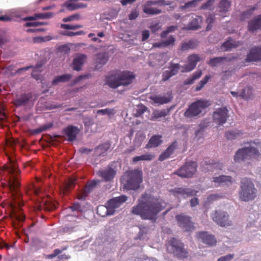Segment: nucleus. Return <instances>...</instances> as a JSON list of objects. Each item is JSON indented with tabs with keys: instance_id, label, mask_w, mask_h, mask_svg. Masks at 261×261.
I'll return each mask as SVG.
<instances>
[{
	"instance_id": "52",
	"label": "nucleus",
	"mask_w": 261,
	"mask_h": 261,
	"mask_svg": "<svg viewBox=\"0 0 261 261\" xmlns=\"http://www.w3.org/2000/svg\"><path fill=\"white\" fill-rule=\"evenodd\" d=\"M83 27L81 24H62L61 28L65 30H76Z\"/></svg>"
},
{
	"instance_id": "12",
	"label": "nucleus",
	"mask_w": 261,
	"mask_h": 261,
	"mask_svg": "<svg viewBox=\"0 0 261 261\" xmlns=\"http://www.w3.org/2000/svg\"><path fill=\"white\" fill-rule=\"evenodd\" d=\"M178 226L186 231H192L195 229L194 223L189 216L184 214L177 215L175 217Z\"/></svg>"
},
{
	"instance_id": "20",
	"label": "nucleus",
	"mask_w": 261,
	"mask_h": 261,
	"mask_svg": "<svg viewBox=\"0 0 261 261\" xmlns=\"http://www.w3.org/2000/svg\"><path fill=\"white\" fill-rule=\"evenodd\" d=\"M258 30H261V14L255 16L248 22V31L254 33Z\"/></svg>"
},
{
	"instance_id": "64",
	"label": "nucleus",
	"mask_w": 261,
	"mask_h": 261,
	"mask_svg": "<svg viewBox=\"0 0 261 261\" xmlns=\"http://www.w3.org/2000/svg\"><path fill=\"white\" fill-rule=\"evenodd\" d=\"M161 12V11L153 8H148V14H160Z\"/></svg>"
},
{
	"instance_id": "31",
	"label": "nucleus",
	"mask_w": 261,
	"mask_h": 261,
	"mask_svg": "<svg viewBox=\"0 0 261 261\" xmlns=\"http://www.w3.org/2000/svg\"><path fill=\"white\" fill-rule=\"evenodd\" d=\"M99 182V180H93L89 182L85 187L84 193L82 194H79L77 198L80 200H85L87 194L89 193L93 189Z\"/></svg>"
},
{
	"instance_id": "21",
	"label": "nucleus",
	"mask_w": 261,
	"mask_h": 261,
	"mask_svg": "<svg viewBox=\"0 0 261 261\" xmlns=\"http://www.w3.org/2000/svg\"><path fill=\"white\" fill-rule=\"evenodd\" d=\"M213 182L215 183V186H220L223 185L229 186L232 184L233 181L231 176L222 175L213 177Z\"/></svg>"
},
{
	"instance_id": "57",
	"label": "nucleus",
	"mask_w": 261,
	"mask_h": 261,
	"mask_svg": "<svg viewBox=\"0 0 261 261\" xmlns=\"http://www.w3.org/2000/svg\"><path fill=\"white\" fill-rule=\"evenodd\" d=\"M255 9H256V7H252L249 9L243 12L242 15V18H245L247 17L248 16L251 15Z\"/></svg>"
},
{
	"instance_id": "33",
	"label": "nucleus",
	"mask_w": 261,
	"mask_h": 261,
	"mask_svg": "<svg viewBox=\"0 0 261 261\" xmlns=\"http://www.w3.org/2000/svg\"><path fill=\"white\" fill-rule=\"evenodd\" d=\"M12 219L13 226L16 229L22 226V223L24 221L25 217L22 213H16L13 215Z\"/></svg>"
},
{
	"instance_id": "51",
	"label": "nucleus",
	"mask_w": 261,
	"mask_h": 261,
	"mask_svg": "<svg viewBox=\"0 0 261 261\" xmlns=\"http://www.w3.org/2000/svg\"><path fill=\"white\" fill-rule=\"evenodd\" d=\"M177 25H171L168 27L165 31L162 32L161 34V37L162 38H165L168 33L175 31L177 29Z\"/></svg>"
},
{
	"instance_id": "39",
	"label": "nucleus",
	"mask_w": 261,
	"mask_h": 261,
	"mask_svg": "<svg viewBox=\"0 0 261 261\" xmlns=\"http://www.w3.org/2000/svg\"><path fill=\"white\" fill-rule=\"evenodd\" d=\"M72 77L70 74H65L56 76L51 82L52 85H56L60 82H66L70 80Z\"/></svg>"
},
{
	"instance_id": "53",
	"label": "nucleus",
	"mask_w": 261,
	"mask_h": 261,
	"mask_svg": "<svg viewBox=\"0 0 261 261\" xmlns=\"http://www.w3.org/2000/svg\"><path fill=\"white\" fill-rule=\"evenodd\" d=\"M66 6L69 10H74L81 7L79 5L72 0L66 3Z\"/></svg>"
},
{
	"instance_id": "29",
	"label": "nucleus",
	"mask_w": 261,
	"mask_h": 261,
	"mask_svg": "<svg viewBox=\"0 0 261 261\" xmlns=\"http://www.w3.org/2000/svg\"><path fill=\"white\" fill-rule=\"evenodd\" d=\"M202 21L201 16L196 15L195 17H193L192 20L185 28L188 30H196L201 27V23Z\"/></svg>"
},
{
	"instance_id": "17",
	"label": "nucleus",
	"mask_w": 261,
	"mask_h": 261,
	"mask_svg": "<svg viewBox=\"0 0 261 261\" xmlns=\"http://www.w3.org/2000/svg\"><path fill=\"white\" fill-rule=\"evenodd\" d=\"M200 60V58L198 55L192 54L189 56L188 58L187 64L182 67L183 69L181 71L182 72H187L192 71L195 68Z\"/></svg>"
},
{
	"instance_id": "60",
	"label": "nucleus",
	"mask_w": 261,
	"mask_h": 261,
	"mask_svg": "<svg viewBox=\"0 0 261 261\" xmlns=\"http://www.w3.org/2000/svg\"><path fill=\"white\" fill-rule=\"evenodd\" d=\"M173 75L171 74V73L170 72V71L166 70L162 74V81H166L168 80L171 77H172Z\"/></svg>"
},
{
	"instance_id": "44",
	"label": "nucleus",
	"mask_w": 261,
	"mask_h": 261,
	"mask_svg": "<svg viewBox=\"0 0 261 261\" xmlns=\"http://www.w3.org/2000/svg\"><path fill=\"white\" fill-rule=\"evenodd\" d=\"M242 134L243 133L241 131L236 129L234 130L226 132L225 136L228 139L233 140L236 139L237 137L241 136Z\"/></svg>"
},
{
	"instance_id": "59",
	"label": "nucleus",
	"mask_w": 261,
	"mask_h": 261,
	"mask_svg": "<svg viewBox=\"0 0 261 261\" xmlns=\"http://www.w3.org/2000/svg\"><path fill=\"white\" fill-rule=\"evenodd\" d=\"M204 165H208V166H210L211 167H212V168H217L218 169H221L222 168V164H220L218 163H207V162L205 161L204 164L202 165V166H204Z\"/></svg>"
},
{
	"instance_id": "2",
	"label": "nucleus",
	"mask_w": 261,
	"mask_h": 261,
	"mask_svg": "<svg viewBox=\"0 0 261 261\" xmlns=\"http://www.w3.org/2000/svg\"><path fill=\"white\" fill-rule=\"evenodd\" d=\"M135 78L133 72L128 71L117 72L106 77V84L112 88L132 84Z\"/></svg>"
},
{
	"instance_id": "32",
	"label": "nucleus",
	"mask_w": 261,
	"mask_h": 261,
	"mask_svg": "<svg viewBox=\"0 0 261 261\" xmlns=\"http://www.w3.org/2000/svg\"><path fill=\"white\" fill-rule=\"evenodd\" d=\"M76 180L75 177H70L63 184L61 189L64 195L67 194L70 189L74 187Z\"/></svg>"
},
{
	"instance_id": "49",
	"label": "nucleus",
	"mask_w": 261,
	"mask_h": 261,
	"mask_svg": "<svg viewBox=\"0 0 261 261\" xmlns=\"http://www.w3.org/2000/svg\"><path fill=\"white\" fill-rule=\"evenodd\" d=\"M211 76L210 75H206L205 77L200 81L198 85H197V86L195 88V91H198L200 90L204 86V85L207 83L209 79H210Z\"/></svg>"
},
{
	"instance_id": "35",
	"label": "nucleus",
	"mask_w": 261,
	"mask_h": 261,
	"mask_svg": "<svg viewBox=\"0 0 261 261\" xmlns=\"http://www.w3.org/2000/svg\"><path fill=\"white\" fill-rule=\"evenodd\" d=\"M111 147L109 142H105L95 148V154L97 156H100L107 151Z\"/></svg>"
},
{
	"instance_id": "11",
	"label": "nucleus",
	"mask_w": 261,
	"mask_h": 261,
	"mask_svg": "<svg viewBox=\"0 0 261 261\" xmlns=\"http://www.w3.org/2000/svg\"><path fill=\"white\" fill-rule=\"evenodd\" d=\"M133 214L139 215L142 219H147V196L143 194L139 200L137 205L134 206L132 210Z\"/></svg>"
},
{
	"instance_id": "23",
	"label": "nucleus",
	"mask_w": 261,
	"mask_h": 261,
	"mask_svg": "<svg viewBox=\"0 0 261 261\" xmlns=\"http://www.w3.org/2000/svg\"><path fill=\"white\" fill-rule=\"evenodd\" d=\"M35 206L38 211H41L43 209L50 211L53 207V204L50 201L47 200V198L38 197Z\"/></svg>"
},
{
	"instance_id": "45",
	"label": "nucleus",
	"mask_w": 261,
	"mask_h": 261,
	"mask_svg": "<svg viewBox=\"0 0 261 261\" xmlns=\"http://www.w3.org/2000/svg\"><path fill=\"white\" fill-rule=\"evenodd\" d=\"M226 59V58L224 57H215L211 59L207 64L212 67H216Z\"/></svg>"
},
{
	"instance_id": "6",
	"label": "nucleus",
	"mask_w": 261,
	"mask_h": 261,
	"mask_svg": "<svg viewBox=\"0 0 261 261\" xmlns=\"http://www.w3.org/2000/svg\"><path fill=\"white\" fill-rule=\"evenodd\" d=\"M166 206V202L163 199L148 197V219L155 222L158 214Z\"/></svg>"
},
{
	"instance_id": "42",
	"label": "nucleus",
	"mask_w": 261,
	"mask_h": 261,
	"mask_svg": "<svg viewBox=\"0 0 261 261\" xmlns=\"http://www.w3.org/2000/svg\"><path fill=\"white\" fill-rule=\"evenodd\" d=\"M230 2L228 0H221L219 5V12L226 13L228 11Z\"/></svg>"
},
{
	"instance_id": "27",
	"label": "nucleus",
	"mask_w": 261,
	"mask_h": 261,
	"mask_svg": "<svg viewBox=\"0 0 261 261\" xmlns=\"http://www.w3.org/2000/svg\"><path fill=\"white\" fill-rule=\"evenodd\" d=\"M87 58V57L85 55H78L73 60V69L76 71L81 70L82 69V66L86 61Z\"/></svg>"
},
{
	"instance_id": "36",
	"label": "nucleus",
	"mask_w": 261,
	"mask_h": 261,
	"mask_svg": "<svg viewBox=\"0 0 261 261\" xmlns=\"http://www.w3.org/2000/svg\"><path fill=\"white\" fill-rule=\"evenodd\" d=\"M110 210L108 204H106V205H100L97 207V213L100 216L104 217L107 216L113 215L111 214Z\"/></svg>"
},
{
	"instance_id": "61",
	"label": "nucleus",
	"mask_w": 261,
	"mask_h": 261,
	"mask_svg": "<svg viewBox=\"0 0 261 261\" xmlns=\"http://www.w3.org/2000/svg\"><path fill=\"white\" fill-rule=\"evenodd\" d=\"M147 160V154H143L140 156H137L133 159L134 163H137L140 161H145Z\"/></svg>"
},
{
	"instance_id": "5",
	"label": "nucleus",
	"mask_w": 261,
	"mask_h": 261,
	"mask_svg": "<svg viewBox=\"0 0 261 261\" xmlns=\"http://www.w3.org/2000/svg\"><path fill=\"white\" fill-rule=\"evenodd\" d=\"M125 181L124 187L127 190H136L142 181V172L138 169L126 172L123 177Z\"/></svg>"
},
{
	"instance_id": "8",
	"label": "nucleus",
	"mask_w": 261,
	"mask_h": 261,
	"mask_svg": "<svg viewBox=\"0 0 261 261\" xmlns=\"http://www.w3.org/2000/svg\"><path fill=\"white\" fill-rule=\"evenodd\" d=\"M259 155L257 149L254 147H245L239 149L235 154L234 160L236 162L244 161L252 158H256Z\"/></svg>"
},
{
	"instance_id": "40",
	"label": "nucleus",
	"mask_w": 261,
	"mask_h": 261,
	"mask_svg": "<svg viewBox=\"0 0 261 261\" xmlns=\"http://www.w3.org/2000/svg\"><path fill=\"white\" fill-rule=\"evenodd\" d=\"M53 13H36L32 16L27 17L24 18L25 20H36L37 19H47L51 17Z\"/></svg>"
},
{
	"instance_id": "18",
	"label": "nucleus",
	"mask_w": 261,
	"mask_h": 261,
	"mask_svg": "<svg viewBox=\"0 0 261 261\" xmlns=\"http://www.w3.org/2000/svg\"><path fill=\"white\" fill-rule=\"evenodd\" d=\"M171 193L176 197L181 196L184 198L195 195L197 191L191 189L177 188L171 191Z\"/></svg>"
},
{
	"instance_id": "55",
	"label": "nucleus",
	"mask_w": 261,
	"mask_h": 261,
	"mask_svg": "<svg viewBox=\"0 0 261 261\" xmlns=\"http://www.w3.org/2000/svg\"><path fill=\"white\" fill-rule=\"evenodd\" d=\"M40 67H41V66L35 67L34 68L33 72L32 73V76L36 80H39L41 79L40 71L38 72V71H37V69L38 68H40Z\"/></svg>"
},
{
	"instance_id": "19",
	"label": "nucleus",
	"mask_w": 261,
	"mask_h": 261,
	"mask_svg": "<svg viewBox=\"0 0 261 261\" xmlns=\"http://www.w3.org/2000/svg\"><path fill=\"white\" fill-rule=\"evenodd\" d=\"M247 62L258 61L261 60V47L255 46L252 47L246 59Z\"/></svg>"
},
{
	"instance_id": "3",
	"label": "nucleus",
	"mask_w": 261,
	"mask_h": 261,
	"mask_svg": "<svg viewBox=\"0 0 261 261\" xmlns=\"http://www.w3.org/2000/svg\"><path fill=\"white\" fill-rule=\"evenodd\" d=\"M167 249L169 253L172 254L173 256L179 259L187 258L189 252L185 248V245L180 240L172 238L166 245Z\"/></svg>"
},
{
	"instance_id": "62",
	"label": "nucleus",
	"mask_w": 261,
	"mask_h": 261,
	"mask_svg": "<svg viewBox=\"0 0 261 261\" xmlns=\"http://www.w3.org/2000/svg\"><path fill=\"white\" fill-rule=\"evenodd\" d=\"M44 23L43 22H27L25 24V27H37L39 25H44Z\"/></svg>"
},
{
	"instance_id": "50",
	"label": "nucleus",
	"mask_w": 261,
	"mask_h": 261,
	"mask_svg": "<svg viewBox=\"0 0 261 261\" xmlns=\"http://www.w3.org/2000/svg\"><path fill=\"white\" fill-rule=\"evenodd\" d=\"M97 114H100L102 115H113L115 114V111L114 109H105L99 110L97 111Z\"/></svg>"
},
{
	"instance_id": "15",
	"label": "nucleus",
	"mask_w": 261,
	"mask_h": 261,
	"mask_svg": "<svg viewBox=\"0 0 261 261\" xmlns=\"http://www.w3.org/2000/svg\"><path fill=\"white\" fill-rule=\"evenodd\" d=\"M196 236L198 241L209 246H213L216 245L217 241L215 237L206 231L198 232L196 233Z\"/></svg>"
},
{
	"instance_id": "63",
	"label": "nucleus",
	"mask_w": 261,
	"mask_h": 261,
	"mask_svg": "<svg viewBox=\"0 0 261 261\" xmlns=\"http://www.w3.org/2000/svg\"><path fill=\"white\" fill-rule=\"evenodd\" d=\"M200 0H193L191 2H189L185 4V8H188L195 6L198 2H199Z\"/></svg>"
},
{
	"instance_id": "56",
	"label": "nucleus",
	"mask_w": 261,
	"mask_h": 261,
	"mask_svg": "<svg viewBox=\"0 0 261 261\" xmlns=\"http://www.w3.org/2000/svg\"><path fill=\"white\" fill-rule=\"evenodd\" d=\"M214 0H208L205 3L201 6L200 9L202 10L210 9L214 3Z\"/></svg>"
},
{
	"instance_id": "13",
	"label": "nucleus",
	"mask_w": 261,
	"mask_h": 261,
	"mask_svg": "<svg viewBox=\"0 0 261 261\" xmlns=\"http://www.w3.org/2000/svg\"><path fill=\"white\" fill-rule=\"evenodd\" d=\"M36 99L34 94L31 92L22 94L20 97L15 99L13 103L16 107H20L27 105L30 103H33Z\"/></svg>"
},
{
	"instance_id": "37",
	"label": "nucleus",
	"mask_w": 261,
	"mask_h": 261,
	"mask_svg": "<svg viewBox=\"0 0 261 261\" xmlns=\"http://www.w3.org/2000/svg\"><path fill=\"white\" fill-rule=\"evenodd\" d=\"M230 93L234 97L239 96L242 98L248 99L252 94V89L250 87H247L245 89H243L242 91L239 95H238V93L237 92L231 91Z\"/></svg>"
},
{
	"instance_id": "38",
	"label": "nucleus",
	"mask_w": 261,
	"mask_h": 261,
	"mask_svg": "<svg viewBox=\"0 0 261 261\" xmlns=\"http://www.w3.org/2000/svg\"><path fill=\"white\" fill-rule=\"evenodd\" d=\"M240 44V43L239 41H236L229 39L222 44V47L224 48L225 51H228L232 48L237 47Z\"/></svg>"
},
{
	"instance_id": "22",
	"label": "nucleus",
	"mask_w": 261,
	"mask_h": 261,
	"mask_svg": "<svg viewBox=\"0 0 261 261\" xmlns=\"http://www.w3.org/2000/svg\"><path fill=\"white\" fill-rule=\"evenodd\" d=\"M97 174L105 181H109L114 178L116 175V171L111 167H109L105 170L98 171Z\"/></svg>"
},
{
	"instance_id": "26",
	"label": "nucleus",
	"mask_w": 261,
	"mask_h": 261,
	"mask_svg": "<svg viewBox=\"0 0 261 261\" xmlns=\"http://www.w3.org/2000/svg\"><path fill=\"white\" fill-rule=\"evenodd\" d=\"M109 59V56L106 52H101L95 56L94 62L97 68H100L107 63Z\"/></svg>"
},
{
	"instance_id": "28",
	"label": "nucleus",
	"mask_w": 261,
	"mask_h": 261,
	"mask_svg": "<svg viewBox=\"0 0 261 261\" xmlns=\"http://www.w3.org/2000/svg\"><path fill=\"white\" fill-rule=\"evenodd\" d=\"M175 38L173 35H171L166 40L153 43L152 47L159 48L172 47L175 44Z\"/></svg>"
},
{
	"instance_id": "48",
	"label": "nucleus",
	"mask_w": 261,
	"mask_h": 261,
	"mask_svg": "<svg viewBox=\"0 0 261 261\" xmlns=\"http://www.w3.org/2000/svg\"><path fill=\"white\" fill-rule=\"evenodd\" d=\"M215 21V15L210 14L206 19V22L207 23L206 31H208L211 30L213 27V25Z\"/></svg>"
},
{
	"instance_id": "46",
	"label": "nucleus",
	"mask_w": 261,
	"mask_h": 261,
	"mask_svg": "<svg viewBox=\"0 0 261 261\" xmlns=\"http://www.w3.org/2000/svg\"><path fill=\"white\" fill-rule=\"evenodd\" d=\"M180 68V65L178 63H173L171 62L169 67V70L171 74L173 76L176 75Z\"/></svg>"
},
{
	"instance_id": "1",
	"label": "nucleus",
	"mask_w": 261,
	"mask_h": 261,
	"mask_svg": "<svg viewBox=\"0 0 261 261\" xmlns=\"http://www.w3.org/2000/svg\"><path fill=\"white\" fill-rule=\"evenodd\" d=\"M9 164L4 166V169L7 173L9 188L12 193V196L14 197L15 203L20 206L22 204L20 201H17L16 198L20 200L21 198V195L18 191L20 186L19 177L21 172L15 160L9 157Z\"/></svg>"
},
{
	"instance_id": "34",
	"label": "nucleus",
	"mask_w": 261,
	"mask_h": 261,
	"mask_svg": "<svg viewBox=\"0 0 261 261\" xmlns=\"http://www.w3.org/2000/svg\"><path fill=\"white\" fill-rule=\"evenodd\" d=\"M161 135H154L151 137L148 142V147H156L161 145L163 141Z\"/></svg>"
},
{
	"instance_id": "58",
	"label": "nucleus",
	"mask_w": 261,
	"mask_h": 261,
	"mask_svg": "<svg viewBox=\"0 0 261 261\" xmlns=\"http://www.w3.org/2000/svg\"><path fill=\"white\" fill-rule=\"evenodd\" d=\"M80 19V15L79 14H74L70 16L64 18L63 21L64 22L71 21L74 20H78Z\"/></svg>"
},
{
	"instance_id": "41",
	"label": "nucleus",
	"mask_w": 261,
	"mask_h": 261,
	"mask_svg": "<svg viewBox=\"0 0 261 261\" xmlns=\"http://www.w3.org/2000/svg\"><path fill=\"white\" fill-rule=\"evenodd\" d=\"M170 111V109H167V110H162L161 111L159 110H154L153 111L151 120H155L156 119H158L160 118H161L162 117H165L169 114V113Z\"/></svg>"
},
{
	"instance_id": "25",
	"label": "nucleus",
	"mask_w": 261,
	"mask_h": 261,
	"mask_svg": "<svg viewBox=\"0 0 261 261\" xmlns=\"http://www.w3.org/2000/svg\"><path fill=\"white\" fill-rule=\"evenodd\" d=\"M177 147V142L175 141L170 145L168 148L161 153L160 155L159 160L161 161L165 160L169 158L170 155L173 153L174 151L176 149Z\"/></svg>"
},
{
	"instance_id": "14",
	"label": "nucleus",
	"mask_w": 261,
	"mask_h": 261,
	"mask_svg": "<svg viewBox=\"0 0 261 261\" xmlns=\"http://www.w3.org/2000/svg\"><path fill=\"white\" fill-rule=\"evenodd\" d=\"M228 110L226 107L217 109L213 113L214 122L218 125H223L225 123L228 117Z\"/></svg>"
},
{
	"instance_id": "7",
	"label": "nucleus",
	"mask_w": 261,
	"mask_h": 261,
	"mask_svg": "<svg viewBox=\"0 0 261 261\" xmlns=\"http://www.w3.org/2000/svg\"><path fill=\"white\" fill-rule=\"evenodd\" d=\"M210 106L208 101L202 99L192 103L185 112L184 115L187 118H192L199 115L202 111Z\"/></svg>"
},
{
	"instance_id": "30",
	"label": "nucleus",
	"mask_w": 261,
	"mask_h": 261,
	"mask_svg": "<svg viewBox=\"0 0 261 261\" xmlns=\"http://www.w3.org/2000/svg\"><path fill=\"white\" fill-rule=\"evenodd\" d=\"M149 98L154 103L163 105L170 102L172 99V96L171 93H168L167 96H150Z\"/></svg>"
},
{
	"instance_id": "43",
	"label": "nucleus",
	"mask_w": 261,
	"mask_h": 261,
	"mask_svg": "<svg viewBox=\"0 0 261 261\" xmlns=\"http://www.w3.org/2000/svg\"><path fill=\"white\" fill-rule=\"evenodd\" d=\"M202 75V71L201 70L195 72L191 77L188 78L184 81L185 85L192 84L194 81L199 79Z\"/></svg>"
},
{
	"instance_id": "47",
	"label": "nucleus",
	"mask_w": 261,
	"mask_h": 261,
	"mask_svg": "<svg viewBox=\"0 0 261 261\" xmlns=\"http://www.w3.org/2000/svg\"><path fill=\"white\" fill-rule=\"evenodd\" d=\"M223 197L222 195L218 194H214L209 195L206 199L205 202L206 204H210L213 202L214 201L217 200Z\"/></svg>"
},
{
	"instance_id": "24",
	"label": "nucleus",
	"mask_w": 261,
	"mask_h": 261,
	"mask_svg": "<svg viewBox=\"0 0 261 261\" xmlns=\"http://www.w3.org/2000/svg\"><path fill=\"white\" fill-rule=\"evenodd\" d=\"M64 133L68 137V140L72 142L76 139L79 129L76 126L70 125L64 129Z\"/></svg>"
},
{
	"instance_id": "54",
	"label": "nucleus",
	"mask_w": 261,
	"mask_h": 261,
	"mask_svg": "<svg viewBox=\"0 0 261 261\" xmlns=\"http://www.w3.org/2000/svg\"><path fill=\"white\" fill-rule=\"evenodd\" d=\"M69 208L72 212H83V209L81 204L80 203L78 202L73 203L72 205L69 207Z\"/></svg>"
},
{
	"instance_id": "9",
	"label": "nucleus",
	"mask_w": 261,
	"mask_h": 261,
	"mask_svg": "<svg viewBox=\"0 0 261 261\" xmlns=\"http://www.w3.org/2000/svg\"><path fill=\"white\" fill-rule=\"evenodd\" d=\"M197 164L196 162L187 161L174 173L184 178H190L196 172Z\"/></svg>"
},
{
	"instance_id": "16",
	"label": "nucleus",
	"mask_w": 261,
	"mask_h": 261,
	"mask_svg": "<svg viewBox=\"0 0 261 261\" xmlns=\"http://www.w3.org/2000/svg\"><path fill=\"white\" fill-rule=\"evenodd\" d=\"M127 199V197L124 195H121L118 197H114L110 199L107 202L110 208L111 214H114L116 211V209L119 208L123 203H124Z\"/></svg>"
},
{
	"instance_id": "10",
	"label": "nucleus",
	"mask_w": 261,
	"mask_h": 261,
	"mask_svg": "<svg viewBox=\"0 0 261 261\" xmlns=\"http://www.w3.org/2000/svg\"><path fill=\"white\" fill-rule=\"evenodd\" d=\"M213 220L218 225L222 227L231 225V221L229 219V215L227 212L221 211H215L211 215Z\"/></svg>"
},
{
	"instance_id": "4",
	"label": "nucleus",
	"mask_w": 261,
	"mask_h": 261,
	"mask_svg": "<svg viewBox=\"0 0 261 261\" xmlns=\"http://www.w3.org/2000/svg\"><path fill=\"white\" fill-rule=\"evenodd\" d=\"M257 195V190L253 183L249 178H244L241 182L239 197L242 201H249L253 200Z\"/></svg>"
}]
</instances>
